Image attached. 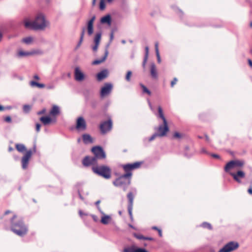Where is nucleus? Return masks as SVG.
<instances>
[{"instance_id": "f257e3e1", "label": "nucleus", "mask_w": 252, "mask_h": 252, "mask_svg": "<svg viewBox=\"0 0 252 252\" xmlns=\"http://www.w3.org/2000/svg\"><path fill=\"white\" fill-rule=\"evenodd\" d=\"M141 164V162H136L123 165L122 167L126 173L114 181L113 185L117 187L122 188L124 191H126L131 183L130 178L132 176L131 170L138 168Z\"/></svg>"}, {"instance_id": "f03ea898", "label": "nucleus", "mask_w": 252, "mask_h": 252, "mask_svg": "<svg viewBox=\"0 0 252 252\" xmlns=\"http://www.w3.org/2000/svg\"><path fill=\"white\" fill-rule=\"evenodd\" d=\"M23 23L25 28L34 31H44L50 27V22L42 13H38L33 21L25 18Z\"/></svg>"}, {"instance_id": "7ed1b4c3", "label": "nucleus", "mask_w": 252, "mask_h": 252, "mask_svg": "<svg viewBox=\"0 0 252 252\" xmlns=\"http://www.w3.org/2000/svg\"><path fill=\"white\" fill-rule=\"evenodd\" d=\"M17 218L16 215L13 216L11 220V230L16 235L23 236L27 234L28 228L24 224L22 220H19L15 221L14 219Z\"/></svg>"}, {"instance_id": "20e7f679", "label": "nucleus", "mask_w": 252, "mask_h": 252, "mask_svg": "<svg viewBox=\"0 0 252 252\" xmlns=\"http://www.w3.org/2000/svg\"><path fill=\"white\" fill-rule=\"evenodd\" d=\"M92 170L94 173L105 179H108L111 177V169L107 166H93Z\"/></svg>"}, {"instance_id": "39448f33", "label": "nucleus", "mask_w": 252, "mask_h": 252, "mask_svg": "<svg viewBox=\"0 0 252 252\" xmlns=\"http://www.w3.org/2000/svg\"><path fill=\"white\" fill-rule=\"evenodd\" d=\"M92 151L96 159H103L106 158L105 152L100 146H94L92 149Z\"/></svg>"}, {"instance_id": "423d86ee", "label": "nucleus", "mask_w": 252, "mask_h": 252, "mask_svg": "<svg viewBox=\"0 0 252 252\" xmlns=\"http://www.w3.org/2000/svg\"><path fill=\"white\" fill-rule=\"evenodd\" d=\"M112 121L109 119L107 121L102 122L100 125V129L102 134H104L110 131L112 128Z\"/></svg>"}, {"instance_id": "0eeeda50", "label": "nucleus", "mask_w": 252, "mask_h": 252, "mask_svg": "<svg viewBox=\"0 0 252 252\" xmlns=\"http://www.w3.org/2000/svg\"><path fill=\"white\" fill-rule=\"evenodd\" d=\"M239 247V244L237 242H230L226 244L220 250L219 252H231L236 249Z\"/></svg>"}, {"instance_id": "6e6552de", "label": "nucleus", "mask_w": 252, "mask_h": 252, "mask_svg": "<svg viewBox=\"0 0 252 252\" xmlns=\"http://www.w3.org/2000/svg\"><path fill=\"white\" fill-rule=\"evenodd\" d=\"M113 88V85L111 83H105L103 87L101 89L100 95L101 98H103L105 96L109 95Z\"/></svg>"}, {"instance_id": "1a4fd4ad", "label": "nucleus", "mask_w": 252, "mask_h": 252, "mask_svg": "<svg viewBox=\"0 0 252 252\" xmlns=\"http://www.w3.org/2000/svg\"><path fill=\"white\" fill-rule=\"evenodd\" d=\"M32 152L30 150L26 153L25 155L22 157L21 162L23 169H25L27 168L29 160L32 157Z\"/></svg>"}, {"instance_id": "9d476101", "label": "nucleus", "mask_w": 252, "mask_h": 252, "mask_svg": "<svg viewBox=\"0 0 252 252\" xmlns=\"http://www.w3.org/2000/svg\"><path fill=\"white\" fill-rule=\"evenodd\" d=\"M74 75L76 81L82 82L85 79V75L78 66L75 67Z\"/></svg>"}, {"instance_id": "9b49d317", "label": "nucleus", "mask_w": 252, "mask_h": 252, "mask_svg": "<svg viewBox=\"0 0 252 252\" xmlns=\"http://www.w3.org/2000/svg\"><path fill=\"white\" fill-rule=\"evenodd\" d=\"M229 174L238 183H241V180L244 179L245 177V173L242 170H238L236 173L230 172Z\"/></svg>"}, {"instance_id": "f8f14e48", "label": "nucleus", "mask_w": 252, "mask_h": 252, "mask_svg": "<svg viewBox=\"0 0 252 252\" xmlns=\"http://www.w3.org/2000/svg\"><path fill=\"white\" fill-rule=\"evenodd\" d=\"M76 128L78 130L84 131L87 128L85 120L82 117L78 118L76 121Z\"/></svg>"}, {"instance_id": "ddd939ff", "label": "nucleus", "mask_w": 252, "mask_h": 252, "mask_svg": "<svg viewBox=\"0 0 252 252\" xmlns=\"http://www.w3.org/2000/svg\"><path fill=\"white\" fill-rule=\"evenodd\" d=\"M158 134L159 137H162L166 134V133L169 131V128L167 125V122H166V124L163 123V125H160L158 129Z\"/></svg>"}, {"instance_id": "4468645a", "label": "nucleus", "mask_w": 252, "mask_h": 252, "mask_svg": "<svg viewBox=\"0 0 252 252\" xmlns=\"http://www.w3.org/2000/svg\"><path fill=\"white\" fill-rule=\"evenodd\" d=\"M97 163V159L96 158L86 157L83 160V164L85 166L90 165H95Z\"/></svg>"}, {"instance_id": "2eb2a0df", "label": "nucleus", "mask_w": 252, "mask_h": 252, "mask_svg": "<svg viewBox=\"0 0 252 252\" xmlns=\"http://www.w3.org/2000/svg\"><path fill=\"white\" fill-rule=\"evenodd\" d=\"M101 32H98L96 33L94 38V45L92 49L95 52L97 50L98 46L99 45V43L100 41V39L101 38Z\"/></svg>"}, {"instance_id": "dca6fc26", "label": "nucleus", "mask_w": 252, "mask_h": 252, "mask_svg": "<svg viewBox=\"0 0 252 252\" xmlns=\"http://www.w3.org/2000/svg\"><path fill=\"white\" fill-rule=\"evenodd\" d=\"M98 209L100 212V213L102 215L101 219V222L104 224H108L110 220H111V218L110 216L105 215L104 212L101 210L100 207H98Z\"/></svg>"}, {"instance_id": "f3484780", "label": "nucleus", "mask_w": 252, "mask_h": 252, "mask_svg": "<svg viewBox=\"0 0 252 252\" xmlns=\"http://www.w3.org/2000/svg\"><path fill=\"white\" fill-rule=\"evenodd\" d=\"M123 252H148L147 250L143 248H136L134 246L125 248Z\"/></svg>"}, {"instance_id": "a211bd4d", "label": "nucleus", "mask_w": 252, "mask_h": 252, "mask_svg": "<svg viewBox=\"0 0 252 252\" xmlns=\"http://www.w3.org/2000/svg\"><path fill=\"white\" fill-rule=\"evenodd\" d=\"M108 51L107 49H106V50L105 51V54H104V56L100 59L94 60L92 63V64L93 65H97V64L102 63V62H103L104 61H105V60L106 59V58L108 56Z\"/></svg>"}, {"instance_id": "6ab92c4d", "label": "nucleus", "mask_w": 252, "mask_h": 252, "mask_svg": "<svg viewBox=\"0 0 252 252\" xmlns=\"http://www.w3.org/2000/svg\"><path fill=\"white\" fill-rule=\"evenodd\" d=\"M60 113V108L56 105H54L50 111V115L52 116H56Z\"/></svg>"}, {"instance_id": "aec40b11", "label": "nucleus", "mask_w": 252, "mask_h": 252, "mask_svg": "<svg viewBox=\"0 0 252 252\" xmlns=\"http://www.w3.org/2000/svg\"><path fill=\"white\" fill-rule=\"evenodd\" d=\"M225 171L226 172H229V171L231 169H234L235 170H238V169L235 166L233 161L231 160L228 162L225 166Z\"/></svg>"}, {"instance_id": "412c9836", "label": "nucleus", "mask_w": 252, "mask_h": 252, "mask_svg": "<svg viewBox=\"0 0 252 252\" xmlns=\"http://www.w3.org/2000/svg\"><path fill=\"white\" fill-rule=\"evenodd\" d=\"M100 23L101 24H106L110 25L111 24V18L110 15L108 14L102 17L100 19Z\"/></svg>"}, {"instance_id": "4be33fe9", "label": "nucleus", "mask_w": 252, "mask_h": 252, "mask_svg": "<svg viewBox=\"0 0 252 252\" xmlns=\"http://www.w3.org/2000/svg\"><path fill=\"white\" fill-rule=\"evenodd\" d=\"M150 73L152 77L153 78H157L158 77V74H157V71L156 65L154 63H152L151 64V68H150Z\"/></svg>"}, {"instance_id": "5701e85b", "label": "nucleus", "mask_w": 252, "mask_h": 252, "mask_svg": "<svg viewBox=\"0 0 252 252\" xmlns=\"http://www.w3.org/2000/svg\"><path fill=\"white\" fill-rule=\"evenodd\" d=\"M108 75V71L107 70H103L97 74V79L99 81H101L105 78Z\"/></svg>"}, {"instance_id": "b1692460", "label": "nucleus", "mask_w": 252, "mask_h": 252, "mask_svg": "<svg viewBox=\"0 0 252 252\" xmlns=\"http://www.w3.org/2000/svg\"><path fill=\"white\" fill-rule=\"evenodd\" d=\"M83 142L85 144H89L93 143V139L91 135L88 134H84L82 135Z\"/></svg>"}, {"instance_id": "393cba45", "label": "nucleus", "mask_w": 252, "mask_h": 252, "mask_svg": "<svg viewBox=\"0 0 252 252\" xmlns=\"http://www.w3.org/2000/svg\"><path fill=\"white\" fill-rule=\"evenodd\" d=\"M127 197L128 200V205L127 208H130V209L131 208H133V199L134 197L132 193V192H129L127 195Z\"/></svg>"}, {"instance_id": "a878e982", "label": "nucleus", "mask_w": 252, "mask_h": 252, "mask_svg": "<svg viewBox=\"0 0 252 252\" xmlns=\"http://www.w3.org/2000/svg\"><path fill=\"white\" fill-rule=\"evenodd\" d=\"M34 40V38L32 36H27L22 39V42L27 45L32 44Z\"/></svg>"}, {"instance_id": "bb28decb", "label": "nucleus", "mask_w": 252, "mask_h": 252, "mask_svg": "<svg viewBox=\"0 0 252 252\" xmlns=\"http://www.w3.org/2000/svg\"><path fill=\"white\" fill-rule=\"evenodd\" d=\"M31 56V51H24L20 50L17 54V56L19 58Z\"/></svg>"}, {"instance_id": "cd10ccee", "label": "nucleus", "mask_w": 252, "mask_h": 252, "mask_svg": "<svg viewBox=\"0 0 252 252\" xmlns=\"http://www.w3.org/2000/svg\"><path fill=\"white\" fill-rule=\"evenodd\" d=\"M40 121L42 122L44 125H47L51 122L52 119L48 116L42 117L40 118Z\"/></svg>"}, {"instance_id": "c85d7f7f", "label": "nucleus", "mask_w": 252, "mask_h": 252, "mask_svg": "<svg viewBox=\"0 0 252 252\" xmlns=\"http://www.w3.org/2000/svg\"><path fill=\"white\" fill-rule=\"evenodd\" d=\"M158 117L162 120L163 123L166 124V122H167V121L164 116V114H163V113L162 111V109L160 106L158 107Z\"/></svg>"}, {"instance_id": "c756f323", "label": "nucleus", "mask_w": 252, "mask_h": 252, "mask_svg": "<svg viewBox=\"0 0 252 252\" xmlns=\"http://www.w3.org/2000/svg\"><path fill=\"white\" fill-rule=\"evenodd\" d=\"M30 85L31 87H37L39 88H44L45 87V85L42 83H39L34 81H32L30 82Z\"/></svg>"}, {"instance_id": "7c9ffc66", "label": "nucleus", "mask_w": 252, "mask_h": 252, "mask_svg": "<svg viewBox=\"0 0 252 252\" xmlns=\"http://www.w3.org/2000/svg\"><path fill=\"white\" fill-rule=\"evenodd\" d=\"M87 32L89 35H91L94 32L93 24L87 23Z\"/></svg>"}, {"instance_id": "2f4dec72", "label": "nucleus", "mask_w": 252, "mask_h": 252, "mask_svg": "<svg viewBox=\"0 0 252 252\" xmlns=\"http://www.w3.org/2000/svg\"><path fill=\"white\" fill-rule=\"evenodd\" d=\"M16 149L21 153L23 152L26 149V147L22 144H17L16 145Z\"/></svg>"}, {"instance_id": "473e14b6", "label": "nucleus", "mask_w": 252, "mask_h": 252, "mask_svg": "<svg viewBox=\"0 0 252 252\" xmlns=\"http://www.w3.org/2000/svg\"><path fill=\"white\" fill-rule=\"evenodd\" d=\"M236 168L238 169L244 165V161L243 160H233Z\"/></svg>"}, {"instance_id": "72a5a7b5", "label": "nucleus", "mask_w": 252, "mask_h": 252, "mask_svg": "<svg viewBox=\"0 0 252 252\" xmlns=\"http://www.w3.org/2000/svg\"><path fill=\"white\" fill-rule=\"evenodd\" d=\"M31 56L34 55H42L43 54V52L40 49L33 50L31 51Z\"/></svg>"}, {"instance_id": "f704fd0d", "label": "nucleus", "mask_w": 252, "mask_h": 252, "mask_svg": "<svg viewBox=\"0 0 252 252\" xmlns=\"http://www.w3.org/2000/svg\"><path fill=\"white\" fill-rule=\"evenodd\" d=\"M140 86L141 87V88H142L143 89V91L144 93H147V94H148L149 95H151V92H150V90H149L147 87L146 86H145L143 84H140Z\"/></svg>"}, {"instance_id": "c9c22d12", "label": "nucleus", "mask_w": 252, "mask_h": 252, "mask_svg": "<svg viewBox=\"0 0 252 252\" xmlns=\"http://www.w3.org/2000/svg\"><path fill=\"white\" fill-rule=\"evenodd\" d=\"M31 109V106L29 105H25L23 106V111L26 113L29 112Z\"/></svg>"}, {"instance_id": "e433bc0d", "label": "nucleus", "mask_w": 252, "mask_h": 252, "mask_svg": "<svg viewBox=\"0 0 252 252\" xmlns=\"http://www.w3.org/2000/svg\"><path fill=\"white\" fill-rule=\"evenodd\" d=\"M201 226L203 227L207 228L209 229H212V226H211V224H210L208 222H205L202 223L201 224Z\"/></svg>"}, {"instance_id": "4c0bfd02", "label": "nucleus", "mask_w": 252, "mask_h": 252, "mask_svg": "<svg viewBox=\"0 0 252 252\" xmlns=\"http://www.w3.org/2000/svg\"><path fill=\"white\" fill-rule=\"evenodd\" d=\"M131 74H132V72L131 71H128L127 73H126V79L127 81H129L130 80V77L131 76Z\"/></svg>"}, {"instance_id": "58836bf2", "label": "nucleus", "mask_w": 252, "mask_h": 252, "mask_svg": "<svg viewBox=\"0 0 252 252\" xmlns=\"http://www.w3.org/2000/svg\"><path fill=\"white\" fill-rule=\"evenodd\" d=\"M175 138L181 139L182 137V134L178 132H175L173 135Z\"/></svg>"}, {"instance_id": "ea45409f", "label": "nucleus", "mask_w": 252, "mask_h": 252, "mask_svg": "<svg viewBox=\"0 0 252 252\" xmlns=\"http://www.w3.org/2000/svg\"><path fill=\"white\" fill-rule=\"evenodd\" d=\"M113 38H114V33H113V32H112L111 33H110V42L107 44V45L106 46V48H107L109 47V46L110 45V43L112 41Z\"/></svg>"}, {"instance_id": "a19ab883", "label": "nucleus", "mask_w": 252, "mask_h": 252, "mask_svg": "<svg viewBox=\"0 0 252 252\" xmlns=\"http://www.w3.org/2000/svg\"><path fill=\"white\" fill-rule=\"evenodd\" d=\"M100 9L101 10H103L105 7V5L104 3V0H101L100 1V6H99Z\"/></svg>"}, {"instance_id": "79ce46f5", "label": "nucleus", "mask_w": 252, "mask_h": 252, "mask_svg": "<svg viewBox=\"0 0 252 252\" xmlns=\"http://www.w3.org/2000/svg\"><path fill=\"white\" fill-rule=\"evenodd\" d=\"M157 137H159L157 133L154 134L149 139V141H152L154 140Z\"/></svg>"}, {"instance_id": "37998d69", "label": "nucleus", "mask_w": 252, "mask_h": 252, "mask_svg": "<svg viewBox=\"0 0 252 252\" xmlns=\"http://www.w3.org/2000/svg\"><path fill=\"white\" fill-rule=\"evenodd\" d=\"M127 209H128V214H129V215L130 218V220H133V216H132V211L133 208H131L130 209V208H127Z\"/></svg>"}, {"instance_id": "c03bdc74", "label": "nucleus", "mask_w": 252, "mask_h": 252, "mask_svg": "<svg viewBox=\"0 0 252 252\" xmlns=\"http://www.w3.org/2000/svg\"><path fill=\"white\" fill-rule=\"evenodd\" d=\"M85 30H86V28L85 27H83L82 28V32H81V35H80V38H81V40H83V38H84V34H85Z\"/></svg>"}, {"instance_id": "a18cd8bd", "label": "nucleus", "mask_w": 252, "mask_h": 252, "mask_svg": "<svg viewBox=\"0 0 252 252\" xmlns=\"http://www.w3.org/2000/svg\"><path fill=\"white\" fill-rule=\"evenodd\" d=\"M55 85L53 84L47 85L46 86V88L48 90H53L55 88Z\"/></svg>"}, {"instance_id": "49530a36", "label": "nucleus", "mask_w": 252, "mask_h": 252, "mask_svg": "<svg viewBox=\"0 0 252 252\" xmlns=\"http://www.w3.org/2000/svg\"><path fill=\"white\" fill-rule=\"evenodd\" d=\"M177 79L176 78H174L173 80L171 82V86L173 87L174 85L177 83Z\"/></svg>"}, {"instance_id": "de8ad7c7", "label": "nucleus", "mask_w": 252, "mask_h": 252, "mask_svg": "<svg viewBox=\"0 0 252 252\" xmlns=\"http://www.w3.org/2000/svg\"><path fill=\"white\" fill-rule=\"evenodd\" d=\"M95 19V16H93L91 19L88 22V23H89V24H94V21Z\"/></svg>"}, {"instance_id": "09e8293b", "label": "nucleus", "mask_w": 252, "mask_h": 252, "mask_svg": "<svg viewBox=\"0 0 252 252\" xmlns=\"http://www.w3.org/2000/svg\"><path fill=\"white\" fill-rule=\"evenodd\" d=\"M149 56V47L148 46H146L145 47V57L148 58Z\"/></svg>"}, {"instance_id": "8fccbe9b", "label": "nucleus", "mask_w": 252, "mask_h": 252, "mask_svg": "<svg viewBox=\"0 0 252 252\" xmlns=\"http://www.w3.org/2000/svg\"><path fill=\"white\" fill-rule=\"evenodd\" d=\"M155 46L156 53H159V50H158V42H156V43H155Z\"/></svg>"}, {"instance_id": "3c124183", "label": "nucleus", "mask_w": 252, "mask_h": 252, "mask_svg": "<svg viewBox=\"0 0 252 252\" xmlns=\"http://www.w3.org/2000/svg\"><path fill=\"white\" fill-rule=\"evenodd\" d=\"M148 58L144 57V60H143V63H142V66H143V67L144 68H145V67L146 63L147 62V60H148Z\"/></svg>"}, {"instance_id": "603ef678", "label": "nucleus", "mask_w": 252, "mask_h": 252, "mask_svg": "<svg viewBox=\"0 0 252 252\" xmlns=\"http://www.w3.org/2000/svg\"><path fill=\"white\" fill-rule=\"evenodd\" d=\"M46 109L45 108H43L41 111H38L37 113V115H41V114H44L46 112Z\"/></svg>"}, {"instance_id": "864d4df0", "label": "nucleus", "mask_w": 252, "mask_h": 252, "mask_svg": "<svg viewBox=\"0 0 252 252\" xmlns=\"http://www.w3.org/2000/svg\"><path fill=\"white\" fill-rule=\"evenodd\" d=\"M4 120L6 122L10 123L11 122V118L10 116H7L5 118Z\"/></svg>"}, {"instance_id": "5fc2aeb1", "label": "nucleus", "mask_w": 252, "mask_h": 252, "mask_svg": "<svg viewBox=\"0 0 252 252\" xmlns=\"http://www.w3.org/2000/svg\"><path fill=\"white\" fill-rule=\"evenodd\" d=\"M40 125L38 123H37L36 124V131L38 132L40 131Z\"/></svg>"}, {"instance_id": "6e6d98bb", "label": "nucleus", "mask_w": 252, "mask_h": 252, "mask_svg": "<svg viewBox=\"0 0 252 252\" xmlns=\"http://www.w3.org/2000/svg\"><path fill=\"white\" fill-rule=\"evenodd\" d=\"M156 56L157 57L158 62V63H160L161 62V59L159 55V53H156Z\"/></svg>"}, {"instance_id": "4d7b16f0", "label": "nucleus", "mask_w": 252, "mask_h": 252, "mask_svg": "<svg viewBox=\"0 0 252 252\" xmlns=\"http://www.w3.org/2000/svg\"><path fill=\"white\" fill-rule=\"evenodd\" d=\"M201 153H203V154H209L208 152L206 151V150L204 148H202L201 149Z\"/></svg>"}, {"instance_id": "13d9d810", "label": "nucleus", "mask_w": 252, "mask_h": 252, "mask_svg": "<svg viewBox=\"0 0 252 252\" xmlns=\"http://www.w3.org/2000/svg\"><path fill=\"white\" fill-rule=\"evenodd\" d=\"M211 156L212 157H213V158H220L219 155H217V154H211Z\"/></svg>"}, {"instance_id": "bf43d9fd", "label": "nucleus", "mask_w": 252, "mask_h": 252, "mask_svg": "<svg viewBox=\"0 0 252 252\" xmlns=\"http://www.w3.org/2000/svg\"><path fill=\"white\" fill-rule=\"evenodd\" d=\"M248 191L250 194H252V186H251L250 188L249 189Z\"/></svg>"}, {"instance_id": "052dcab7", "label": "nucleus", "mask_w": 252, "mask_h": 252, "mask_svg": "<svg viewBox=\"0 0 252 252\" xmlns=\"http://www.w3.org/2000/svg\"><path fill=\"white\" fill-rule=\"evenodd\" d=\"M158 234H159V236L160 237H162V232H161V229H158Z\"/></svg>"}, {"instance_id": "680f3d73", "label": "nucleus", "mask_w": 252, "mask_h": 252, "mask_svg": "<svg viewBox=\"0 0 252 252\" xmlns=\"http://www.w3.org/2000/svg\"><path fill=\"white\" fill-rule=\"evenodd\" d=\"M79 214L81 217H82L83 215H85V214H84L81 210L79 211ZM85 215H86V214H85Z\"/></svg>"}, {"instance_id": "e2e57ef3", "label": "nucleus", "mask_w": 252, "mask_h": 252, "mask_svg": "<svg viewBox=\"0 0 252 252\" xmlns=\"http://www.w3.org/2000/svg\"><path fill=\"white\" fill-rule=\"evenodd\" d=\"M205 137L206 140L208 142H210V139H209V137H208V136L207 135H205Z\"/></svg>"}, {"instance_id": "0e129e2a", "label": "nucleus", "mask_w": 252, "mask_h": 252, "mask_svg": "<svg viewBox=\"0 0 252 252\" xmlns=\"http://www.w3.org/2000/svg\"><path fill=\"white\" fill-rule=\"evenodd\" d=\"M82 41H83V40H81V38H80V41H79V43H78L77 47H79L80 46Z\"/></svg>"}, {"instance_id": "69168bd1", "label": "nucleus", "mask_w": 252, "mask_h": 252, "mask_svg": "<svg viewBox=\"0 0 252 252\" xmlns=\"http://www.w3.org/2000/svg\"><path fill=\"white\" fill-rule=\"evenodd\" d=\"M148 104H149V107H150L151 110H153V107H152L151 102L149 100H148Z\"/></svg>"}, {"instance_id": "338daca9", "label": "nucleus", "mask_w": 252, "mask_h": 252, "mask_svg": "<svg viewBox=\"0 0 252 252\" xmlns=\"http://www.w3.org/2000/svg\"><path fill=\"white\" fill-rule=\"evenodd\" d=\"M248 63H249V64L250 65V66L252 67V60H250V59H249L248 60Z\"/></svg>"}, {"instance_id": "774afa93", "label": "nucleus", "mask_w": 252, "mask_h": 252, "mask_svg": "<svg viewBox=\"0 0 252 252\" xmlns=\"http://www.w3.org/2000/svg\"><path fill=\"white\" fill-rule=\"evenodd\" d=\"M33 78H34L35 79H36V80H39V79H40V78H39V76H38L37 75H34Z\"/></svg>"}]
</instances>
